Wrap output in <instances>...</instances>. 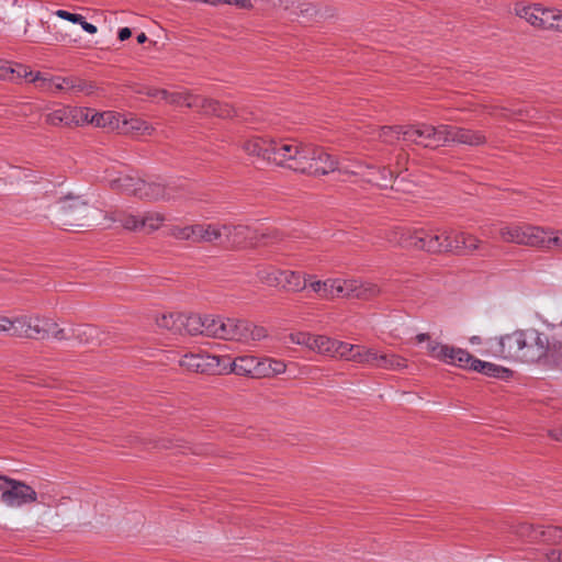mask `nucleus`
<instances>
[{"instance_id": "1", "label": "nucleus", "mask_w": 562, "mask_h": 562, "mask_svg": "<svg viewBox=\"0 0 562 562\" xmlns=\"http://www.w3.org/2000/svg\"><path fill=\"white\" fill-rule=\"evenodd\" d=\"M486 356L507 362L538 363L549 355H562V342H551L549 336L535 328H516L487 342Z\"/></svg>"}, {"instance_id": "2", "label": "nucleus", "mask_w": 562, "mask_h": 562, "mask_svg": "<svg viewBox=\"0 0 562 562\" xmlns=\"http://www.w3.org/2000/svg\"><path fill=\"white\" fill-rule=\"evenodd\" d=\"M512 532L522 542L543 544L542 558L546 562H562V527L520 522L512 527Z\"/></svg>"}, {"instance_id": "3", "label": "nucleus", "mask_w": 562, "mask_h": 562, "mask_svg": "<svg viewBox=\"0 0 562 562\" xmlns=\"http://www.w3.org/2000/svg\"><path fill=\"white\" fill-rule=\"evenodd\" d=\"M307 144L292 137H273L268 164L301 173L306 164Z\"/></svg>"}, {"instance_id": "4", "label": "nucleus", "mask_w": 562, "mask_h": 562, "mask_svg": "<svg viewBox=\"0 0 562 562\" xmlns=\"http://www.w3.org/2000/svg\"><path fill=\"white\" fill-rule=\"evenodd\" d=\"M389 241L402 247L414 248L432 254L443 252L441 228L423 227L395 228L389 233Z\"/></svg>"}, {"instance_id": "5", "label": "nucleus", "mask_w": 562, "mask_h": 562, "mask_svg": "<svg viewBox=\"0 0 562 562\" xmlns=\"http://www.w3.org/2000/svg\"><path fill=\"white\" fill-rule=\"evenodd\" d=\"M18 337L30 339H44L53 337L58 340H66L70 336L65 327L49 317L38 314H23L18 316Z\"/></svg>"}, {"instance_id": "6", "label": "nucleus", "mask_w": 562, "mask_h": 562, "mask_svg": "<svg viewBox=\"0 0 562 562\" xmlns=\"http://www.w3.org/2000/svg\"><path fill=\"white\" fill-rule=\"evenodd\" d=\"M0 499L9 508H20L38 501L37 492L23 481L0 475Z\"/></svg>"}, {"instance_id": "7", "label": "nucleus", "mask_w": 562, "mask_h": 562, "mask_svg": "<svg viewBox=\"0 0 562 562\" xmlns=\"http://www.w3.org/2000/svg\"><path fill=\"white\" fill-rule=\"evenodd\" d=\"M501 239L505 243H512L529 247H541L547 231L540 226L528 224H506L499 227Z\"/></svg>"}, {"instance_id": "8", "label": "nucleus", "mask_w": 562, "mask_h": 562, "mask_svg": "<svg viewBox=\"0 0 562 562\" xmlns=\"http://www.w3.org/2000/svg\"><path fill=\"white\" fill-rule=\"evenodd\" d=\"M220 232V245L232 248L258 246L267 236L265 233L259 234L256 229L241 224H221Z\"/></svg>"}, {"instance_id": "9", "label": "nucleus", "mask_w": 562, "mask_h": 562, "mask_svg": "<svg viewBox=\"0 0 562 562\" xmlns=\"http://www.w3.org/2000/svg\"><path fill=\"white\" fill-rule=\"evenodd\" d=\"M93 211L94 209L80 195L68 194L59 200V220L63 225L86 226L83 221L88 220Z\"/></svg>"}, {"instance_id": "10", "label": "nucleus", "mask_w": 562, "mask_h": 562, "mask_svg": "<svg viewBox=\"0 0 562 562\" xmlns=\"http://www.w3.org/2000/svg\"><path fill=\"white\" fill-rule=\"evenodd\" d=\"M443 124L438 126L429 124H417L405 126L403 131V142L420 145L426 148H437L445 146Z\"/></svg>"}, {"instance_id": "11", "label": "nucleus", "mask_w": 562, "mask_h": 562, "mask_svg": "<svg viewBox=\"0 0 562 562\" xmlns=\"http://www.w3.org/2000/svg\"><path fill=\"white\" fill-rule=\"evenodd\" d=\"M306 164L302 175L325 176L338 169V161L324 148L307 144Z\"/></svg>"}, {"instance_id": "12", "label": "nucleus", "mask_w": 562, "mask_h": 562, "mask_svg": "<svg viewBox=\"0 0 562 562\" xmlns=\"http://www.w3.org/2000/svg\"><path fill=\"white\" fill-rule=\"evenodd\" d=\"M441 244L443 252H472L480 247L481 240L471 234L454 231L452 228L441 229Z\"/></svg>"}, {"instance_id": "13", "label": "nucleus", "mask_w": 562, "mask_h": 562, "mask_svg": "<svg viewBox=\"0 0 562 562\" xmlns=\"http://www.w3.org/2000/svg\"><path fill=\"white\" fill-rule=\"evenodd\" d=\"M90 109L77 106H60L46 115L49 125H83L89 122Z\"/></svg>"}, {"instance_id": "14", "label": "nucleus", "mask_w": 562, "mask_h": 562, "mask_svg": "<svg viewBox=\"0 0 562 562\" xmlns=\"http://www.w3.org/2000/svg\"><path fill=\"white\" fill-rule=\"evenodd\" d=\"M31 82H33L37 89L46 93L83 90V85L80 81L75 80L74 78L47 76L41 72L35 74V77H32Z\"/></svg>"}, {"instance_id": "15", "label": "nucleus", "mask_w": 562, "mask_h": 562, "mask_svg": "<svg viewBox=\"0 0 562 562\" xmlns=\"http://www.w3.org/2000/svg\"><path fill=\"white\" fill-rule=\"evenodd\" d=\"M267 336L268 331L265 327L247 319H234L232 341L246 346H256L259 341L267 338Z\"/></svg>"}, {"instance_id": "16", "label": "nucleus", "mask_w": 562, "mask_h": 562, "mask_svg": "<svg viewBox=\"0 0 562 562\" xmlns=\"http://www.w3.org/2000/svg\"><path fill=\"white\" fill-rule=\"evenodd\" d=\"M138 194L137 198L148 201H169L172 199H177L178 195V187L175 183L166 184L160 180H143L140 179V183H138Z\"/></svg>"}, {"instance_id": "17", "label": "nucleus", "mask_w": 562, "mask_h": 562, "mask_svg": "<svg viewBox=\"0 0 562 562\" xmlns=\"http://www.w3.org/2000/svg\"><path fill=\"white\" fill-rule=\"evenodd\" d=\"M445 146L451 144L479 146L486 142L485 135L480 131L443 124Z\"/></svg>"}, {"instance_id": "18", "label": "nucleus", "mask_w": 562, "mask_h": 562, "mask_svg": "<svg viewBox=\"0 0 562 562\" xmlns=\"http://www.w3.org/2000/svg\"><path fill=\"white\" fill-rule=\"evenodd\" d=\"M179 366L191 372H222L220 369V358L210 355L187 353L179 360Z\"/></svg>"}, {"instance_id": "19", "label": "nucleus", "mask_w": 562, "mask_h": 562, "mask_svg": "<svg viewBox=\"0 0 562 562\" xmlns=\"http://www.w3.org/2000/svg\"><path fill=\"white\" fill-rule=\"evenodd\" d=\"M356 170H349L348 168L341 169L342 172L352 173L360 176L364 181L378 186L380 188H387L392 182L393 175L391 171L383 168H375L371 166H364L361 162L356 165Z\"/></svg>"}, {"instance_id": "20", "label": "nucleus", "mask_w": 562, "mask_h": 562, "mask_svg": "<svg viewBox=\"0 0 562 562\" xmlns=\"http://www.w3.org/2000/svg\"><path fill=\"white\" fill-rule=\"evenodd\" d=\"M272 140L273 137L252 135L246 137L240 143V147L246 155L250 157H256L268 164V157L270 156Z\"/></svg>"}, {"instance_id": "21", "label": "nucleus", "mask_w": 562, "mask_h": 562, "mask_svg": "<svg viewBox=\"0 0 562 562\" xmlns=\"http://www.w3.org/2000/svg\"><path fill=\"white\" fill-rule=\"evenodd\" d=\"M469 370L482 373L490 378H496V379H503V380L508 379L513 373L512 370H509L505 367H502V366H498V364H495V363H492L488 361L480 360L473 356L470 360Z\"/></svg>"}, {"instance_id": "22", "label": "nucleus", "mask_w": 562, "mask_h": 562, "mask_svg": "<svg viewBox=\"0 0 562 562\" xmlns=\"http://www.w3.org/2000/svg\"><path fill=\"white\" fill-rule=\"evenodd\" d=\"M260 363L261 359L252 356L238 357L231 363L229 372L259 378Z\"/></svg>"}, {"instance_id": "23", "label": "nucleus", "mask_w": 562, "mask_h": 562, "mask_svg": "<svg viewBox=\"0 0 562 562\" xmlns=\"http://www.w3.org/2000/svg\"><path fill=\"white\" fill-rule=\"evenodd\" d=\"M108 182L113 190L137 196L140 178L131 175H119L117 177H109Z\"/></svg>"}, {"instance_id": "24", "label": "nucleus", "mask_w": 562, "mask_h": 562, "mask_svg": "<svg viewBox=\"0 0 562 562\" xmlns=\"http://www.w3.org/2000/svg\"><path fill=\"white\" fill-rule=\"evenodd\" d=\"M220 225L215 223L194 224V244L209 243L220 244Z\"/></svg>"}, {"instance_id": "25", "label": "nucleus", "mask_w": 562, "mask_h": 562, "mask_svg": "<svg viewBox=\"0 0 562 562\" xmlns=\"http://www.w3.org/2000/svg\"><path fill=\"white\" fill-rule=\"evenodd\" d=\"M311 274L301 276L296 271L282 270L280 289L299 292L308 286Z\"/></svg>"}, {"instance_id": "26", "label": "nucleus", "mask_w": 562, "mask_h": 562, "mask_svg": "<svg viewBox=\"0 0 562 562\" xmlns=\"http://www.w3.org/2000/svg\"><path fill=\"white\" fill-rule=\"evenodd\" d=\"M97 127H106L111 131H120L122 116L113 111H105L101 113H89V122Z\"/></svg>"}, {"instance_id": "27", "label": "nucleus", "mask_w": 562, "mask_h": 562, "mask_svg": "<svg viewBox=\"0 0 562 562\" xmlns=\"http://www.w3.org/2000/svg\"><path fill=\"white\" fill-rule=\"evenodd\" d=\"M66 330L69 334V338H76L80 344H101L102 340L99 338L98 328L90 325H82L76 327H68Z\"/></svg>"}, {"instance_id": "28", "label": "nucleus", "mask_w": 562, "mask_h": 562, "mask_svg": "<svg viewBox=\"0 0 562 562\" xmlns=\"http://www.w3.org/2000/svg\"><path fill=\"white\" fill-rule=\"evenodd\" d=\"M471 358L472 355L467 350L447 345L441 362L461 369H469Z\"/></svg>"}, {"instance_id": "29", "label": "nucleus", "mask_w": 562, "mask_h": 562, "mask_svg": "<svg viewBox=\"0 0 562 562\" xmlns=\"http://www.w3.org/2000/svg\"><path fill=\"white\" fill-rule=\"evenodd\" d=\"M196 109L201 110L204 114H212L218 117H232L235 114V110L231 105L222 104L204 97L200 98V106Z\"/></svg>"}, {"instance_id": "30", "label": "nucleus", "mask_w": 562, "mask_h": 562, "mask_svg": "<svg viewBox=\"0 0 562 562\" xmlns=\"http://www.w3.org/2000/svg\"><path fill=\"white\" fill-rule=\"evenodd\" d=\"M375 368L403 371L407 368V361L398 355L380 351Z\"/></svg>"}, {"instance_id": "31", "label": "nucleus", "mask_w": 562, "mask_h": 562, "mask_svg": "<svg viewBox=\"0 0 562 562\" xmlns=\"http://www.w3.org/2000/svg\"><path fill=\"white\" fill-rule=\"evenodd\" d=\"M121 126L120 132L125 134L150 135L154 131L153 126L146 121L134 116L122 119Z\"/></svg>"}, {"instance_id": "32", "label": "nucleus", "mask_w": 562, "mask_h": 562, "mask_svg": "<svg viewBox=\"0 0 562 562\" xmlns=\"http://www.w3.org/2000/svg\"><path fill=\"white\" fill-rule=\"evenodd\" d=\"M337 278H328L326 280H315L311 276L308 286L321 297L325 300H335V286Z\"/></svg>"}, {"instance_id": "33", "label": "nucleus", "mask_w": 562, "mask_h": 562, "mask_svg": "<svg viewBox=\"0 0 562 562\" xmlns=\"http://www.w3.org/2000/svg\"><path fill=\"white\" fill-rule=\"evenodd\" d=\"M540 3H517L515 7V13L520 19H524L530 25L540 29Z\"/></svg>"}, {"instance_id": "34", "label": "nucleus", "mask_w": 562, "mask_h": 562, "mask_svg": "<svg viewBox=\"0 0 562 562\" xmlns=\"http://www.w3.org/2000/svg\"><path fill=\"white\" fill-rule=\"evenodd\" d=\"M180 322L182 325H180L179 334L186 333L189 335H203L204 316L181 314Z\"/></svg>"}, {"instance_id": "35", "label": "nucleus", "mask_w": 562, "mask_h": 562, "mask_svg": "<svg viewBox=\"0 0 562 562\" xmlns=\"http://www.w3.org/2000/svg\"><path fill=\"white\" fill-rule=\"evenodd\" d=\"M416 340L419 344L426 342L425 348H426V351L429 355V357H431L438 361L442 360L445 350H447L446 344L430 339L428 334H418L416 336Z\"/></svg>"}, {"instance_id": "36", "label": "nucleus", "mask_w": 562, "mask_h": 562, "mask_svg": "<svg viewBox=\"0 0 562 562\" xmlns=\"http://www.w3.org/2000/svg\"><path fill=\"white\" fill-rule=\"evenodd\" d=\"M355 288V299L357 300H370L382 293L381 288L371 281L356 279Z\"/></svg>"}, {"instance_id": "37", "label": "nucleus", "mask_w": 562, "mask_h": 562, "mask_svg": "<svg viewBox=\"0 0 562 562\" xmlns=\"http://www.w3.org/2000/svg\"><path fill=\"white\" fill-rule=\"evenodd\" d=\"M257 278L259 281L268 286L280 288L282 270L273 267H263L258 269Z\"/></svg>"}, {"instance_id": "38", "label": "nucleus", "mask_w": 562, "mask_h": 562, "mask_svg": "<svg viewBox=\"0 0 562 562\" xmlns=\"http://www.w3.org/2000/svg\"><path fill=\"white\" fill-rule=\"evenodd\" d=\"M200 98L201 95H193L188 91H178V92H169V97L167 98V102L175 105H186L188 108H198L200 106Z\"/></svg>"}, {"instance_id": "39", "label": "nucleus", "mask_w": 562, "mask_h": 562, "mask_svg": "<svg viewBox=\"0 0 562 562\" xmlns=\"http://www.w3.org/2000/svg\"><path fill=\"white\" fill-rule=\"evenodd\" d=\"M166 217L159 212H147L140 216V231L153 233L161 227Z\"/></svg>"}, {"instance_id": "40", "label": "nucleus", "mask_w": 562, "mask_h": 562, "mask_svg": "<svg viewBox=\"0 0 562 562\" xmlns=\"http://www.w3.org/2000/svg\"><path fill=\"white\" fill-rule=\"evenodd\" d=\"M285 369L286 366L283 361L272 358H265L261 359L259 378L282 374L285 372Z\"/></svg>"}, {"instance_id": "41", "label": "nucleus", "mask_w": 562, "mask_h": 562, "mask_svg": "<svg viewBox=\"0 0 562 562\" xmlns=\"http://www.w3.org/2000/svg\"><path fill=\"white\" fill-rule=\"evenodd\" d=\"M180 316L179 313H162L156 317V324L162 329L179 334L180 325H182Z\"/></svg>"}, {"instance_id": "42", "label": "nucleus", "mask_w": 562, "mask_h": 562, "mask_svg": "<svg viewBox=\"0 0 562 562\" xmlns=\"http://www.w3.org/2000/svg\"><path fill=\"white\" fill-rule=\"evenodd\" d=\"M379 353L380 351L375 348L358 345L355 362L375 368Z\"/></svg>"}, {"instance_id": "43", "label": "nucleus", "mask_w": 562, "mask_h": 562, "mask_svg": "<svg viewBox=\"0 0 562 562\" xmlns=\"http://www.w3.org/2000/svg\"><path fill=\"white\" fill-rule=\"evenodd\" d=\"M357 348L358 345L336 340L331 357L355 362Z\"/></svg>"}, {"instance_id": "44", "label": "nucleus", "mask_w": 562, "mask_h": 562, "mask_svg": "<svg viewBox=\"0 0 562 562\" xmlns=\"http://www.w3.org/2000/svg\"><path fill=\"white\" fill-rule=\"evenodd\" d=\"M560 9L551 8V7H543L540 3V29L549 30V29H555L558 23V18L560 14Z\"/></svg>"}, {"instance_id": "45", "label": "nucleus", "mask_w": 562, "mask_h": 562, "mask_svg": "<svg viewBox=\"0 0 562 562\" xmlns=\"http://www.w3.org/2000/svg\"><path fill=\"white\" fill-rule=\"evenodd\" d=\"M335 342L336 339H331L323 335L314 336L311 351L331 357Z\"/></svg>"}, {"instance_id": "46", "label": "nucleus", "mask_w": 562, "mask_h": 562, "mask_svg": "<svg viewBox=\"0 0 562 562\" xmlns=\"http://www.w3.org/2000/svg\"><path fill=\"white\" fill-rule=\"evenodd\" d=\"M194 224L192 225H172L169 227L168 235L180 241H190L194 244Z\"/></svg>"}, {"instance_id": "47", "label": "nucleus", "mask_w": 562, "mask_h": 562, "mask_svg": "<svg viewBox=\"0 0 562 562\" xmlns=\"http://www.w3.org/2000/svg\"><path fill=\"white\" fill-rule=\"evenodd\" d=\"M403 131L405 126H383L379 132V139L386 144H394L397 140H403Z\"/></svg>"}, {"instance_id": "48", "label": "nucleus", "mask_w": 562, "mask_h": 562, "mask_svg": "<svg viewBox=\"0 0 562 562\" xmlns=\"http://www.w3.org/2000/svg\"><path fill=\"white\" fill-rule=\"evenodd\" d=\"M112 222H119L128 231H140V216L124 213H113L110 217Z\"/></svg>"}, {"instance_id": "49", "label": "nucleus", "mask_w": 562, "mask_h": 562, "mask_svg": "<svg viewBox=\"0 0 562 562\" xmlns=\"http://www.w3.org/2000/svg\"><path fill=\"white\" fill-rule=\"evenodd\" d=\"M547 235L543 237V244L540 248L557 247L562 250V229H547Z\"/></svg>"}, {"instance_id": "50", "label": "nucleus", "mask_w": 562, "mask_h": 562, "mask_svg": "<svg viewBox=\"0 0 562 562\" xmlns=\"http://www.w3.org/2000/svg\"><path fill=\"white\" fill-rule=\"evenodd\" d=\"M234 319L235 318H221V323L217 326L218 331L215 333V338L218 339H225V340H232L233 336V326H234Z\"/></svg>"}, {"instance_id": "51", "label": "nucleus", "mask_w": 562, "mask_h": 562, "mask_svg": "<svg viewBox=\"0 0 562 562\" xmlns=\"http://www.w3.org/2000/svg\"><path fill=\"white\" fill-rule=\"evenodd\" d=\"M313 338H314L313 335H311L310 333H305V331H294L289 335V340L292 344L303 346V347L307 348L308 350L312 349Z\"/></svg>"}, {"instance_id": "52", "label": "nucleus", "mask_w": 562, "mask_h": 562, "mask_svg": "<svg viewBox=\"0 0 562 562\" xmlns=\"http://www.w3.org/2000/svg\"><path fill=\"white\" fill-rule=\"evenodd\" d=\"M220 316H213V315H204V322H203V335L207 337L215 338V333L218 331V325L221 323Z\"/></svg>"}, {"instance_id": "53", "label": "nucleus", "mask_w": 562, "mask_h": 562, "mask_svg": "<svg viewBox=\"0 0 562 562\" xmlns=\"http://www.w3.org/2000/svg\"><path fill=\"white\" fill-rule=\"evenodd\" d=\"M38 501L36 503H42L49 507H56L59 505V499H57L56 490L54 487H46L45 490L37 493Z\"/></svg>"}, {"instance_id": "54", "label": "nucleus", "mask_w": 562, "mask_h": 562, "mask_svg": "<svg viewBox=\"0 0 562 562\" xmlns=\"http://www.w3.org/2000/svg\"><path fill=\"white\" fill-rule=\"evenodd\" d=\"M18 316L11 318L0 314V334L5 333L18 337Z\"/></svg>"}, {"instance_id": "55", "label": "nucleus", "mask_w": 562, "mask_h": 562, "mask_svg": "<svg viewBox=\"0 0 562 562\" xmlns=\"http://www.w3.org/2000/svg\"><path fill=\"white\" fill-rule=\"evenodd\" d=\"M0 79L14 81L13 65L8 61L0 60Z\"/></svg>"}, {"instance_id": "56", "label": "nucleus", "mask_w": 562, "mask_h": 562, "mask_svg": "<svg viewBox=\"0 0 562 562\" xmlns=\"http://www.w3.org/2000/svg\"><path fill=\"white\" fill-rule=\"evenodd\" d=\"M14 70V80L25 78L31 82L32 77H35V75L25 66L16 64L13 66Z\"/></svg>"}, {"instance_id": "57", "label": "nucleus", "mask_w": 562, "mask_h": 562, "mask_svg": "<svg viewBox=\"0 0 562 562\" xmlns=\"http://www.w3.org/2000/svg\"><path fill=\"white\" fill-rule=\"evenodd\" d=\"M138 92L145 93L146 95L153 98L159 97L162 100H167V98L169 97V92L167 90L150 87L144 88L143 90H138Z\"/></svg>"}, {"instance_id": "58", "label": "nucleus", "mask_w": 562, "mask_h": 562, "mask_svg": "<svg viewBox=\"0 0 562 562\" xmlns=\"http://www.w3.org/2000/svg\"><path fill=\"white\" fill-rule=\"evenodd\" d=\"M54 14L63 20L69 21L71 23L78 24V22H81V15L76 13H70L66 10H57L54 12Z\"/></svg>"}, {"instance_id": "59", "label": "nucleus", "mask_w": 562, "mask_h": 562, "mask_svg": "<svg viewBox=\"0 0 562 562\" xmlns=\"http://www.w3.org/2000/svg\"><path fill=\"white\" fill-rule=\"evenodd\" d=\"M220 4L235 5L239 9H252L251 0H220Z\"/></svg>"}, {"instance_id": "60", "label": "nucleus", "mask_w": 562, "mask_h": 562, "mask_svg": "<svg viewBox=\"0 0 562 562\" xmlns=\"http://www.w3.org/2000/svg\"><path fill=\"white\" fill-rule=\"evenodd\" d=\"M356 279L345 278V299H355L356 293Z\"/></svg>"}, {"instance_id": "61", "label": "nucleus", "mask_w": 562, "mask_h": 562, "mask_svg": "<svg viewBox=\"0 0 562 562\" xmlns=\"http://www.w3.org/2000/svg\"><path fill=\"white\" fill-rule=\"evenodd\" d=\"M335 299H345V278L336 280Z\"/></svg>"}, {"instance_id": "62", "label": "nucleus", "mask_w": 562, "mask_h": 562, "mask_svg": "<svg viewBox=\"0 0 562 562\" xmlns=\"http://www.w3.org/2000/svg\"><path fill=\"white\" fill-rule=\"evenodd\" d=\"M78 24L82 27L83 31H86L89 34L97 33V26L87 22L85 18L81 15V22H78Z\"/></svg>"}, {"instance_id": "63", "label": "nucleus", "mask_w": 562, "mask_h": 562, "mask_svg": "<svg viewBox=\"0 0 562 562\" xmlns=\"http://www.w3.org/2000/svg\"><path fill=\"white\" fill-rule=\"evenodd\" d=\"M131 35H132V32L128 27H123L119 31V38L121 41H125V40L130 38Z\"/></svg>"}, {"instance_id": "64", "label": "nucleus", "mask_w": 562, "mask_h": 562, "mask_svg": "<svg viewBox=\"0 0 562 562\" xmlns=\"http://www.w3.org/2000/svg\"><path fill=\"white\" fill-rule=\"evenodd\" d=\"M555 30H558V31H561V32H562V10L560 11V14H559V18H558V23H557Z\"/></svg>"}]
</instances>
